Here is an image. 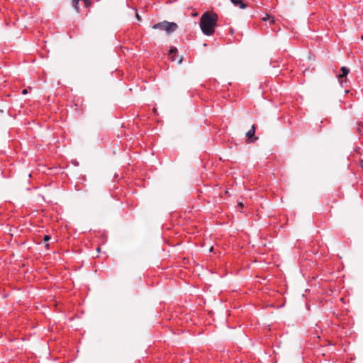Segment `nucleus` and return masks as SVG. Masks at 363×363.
Wrapping results in <instances>:
<instances>
[{"label":"nucleus","mask_w":363,"mask_h":363,"mask_svg":"<svg viewBox=\"0 0 363 363\" xmlns=\"http://www.w3.org/2000/svg\"><path fill=\"white\" fill-rule=\"evenodd\" d=\"M79 0H72V6L77 12L79 11Z\"/></svg>","instance_id":"423d86ee"},{"label":"nucleus","mask_w":363,"mask_h":363,"mask_svg":"<svg viewBox=\"0 0 363 363\" xmlns=\"http://www.w3.org/2000/svg\"><path fill=\"white\" fill-rule=\"evenodd\" d=\"M218 16L213 12H205L200 18V28L202 33L208 36L212 35L217 26Z\"/></svg>","instance_id":"f257e3e1"},{"label":"nucleus","mask_w":363,"mask_h":363,"mask_svg":"<svg viewBox=\"0 0 363 363\" xmlns=\"http://www.w3.org/2000/svg\"><path fill=\"white\" fill-rule=\"evenodd\" d=\"M175 59L174 57L172 58V61H174Z\"/></svg>","instance_id":"f3484780"},{"label":"nucleus","mask_w":363,"mask_h":363,"mask_svg":"<svg viewBox=\"0 0 363 363\" xmlns=\"http://www.w3.org/2000/svg\"><path fill=\"white\" fill-rule=\"evenodd\" d=\"M50 240V235H45V236H44L43 240H44L45 242H48V240Z\"/></svg>","instance_id":"6e6552de"},{"label":"nucleus","mask_w":363,"mask_h":363,"mask_svg":"<svg viewBox=\"0 0 363 363\" xmlns=\"http://www.w3.org/2000/svg\"><path fill=\"white\" fill-rule=\"evenodd\" d=\"M361 39L363 40V35H362Z\"/></svg>","instance_id":"a211bd4d"},{"label":"nucleus","mask_w":363,"mask_h":363,"mask_svg":"<svg viewBox=\"0 0 363 363\" xmlns=\"http://www.w3.org/2000/svg\"><path fill=\"white\" fill-rule=\"evenodd\" d=\"M182 57H181V58L179 59V64H181V63H182Z\"/></svg>","instance_id":"f8f14e48"},{"label":"nucleus","mask_w":363,"mask_h":363,"mask_svg":"<svg viewBox=\"0 0 363 363\" xmlns=\"http://www.w3.org/2000/svg\"><path fill=\"white\" fill-rule=\"evenodd\" d=\"M238 205L242 208L243 207V204L242 203H238Z\"/></svg>","instance_id":"4468645a"},{"label":"nucleus","mask_w":363,"mask_h":363,"mask_svg":"<svg viewBox=\"0 0 363 363\" xmlns=\"http://www.w3.org/2000/svg\"><path fill=\"white\" fill-rule=\"evenodd\" d=\"M152 28L153 29L164 30L167 33L169 34L175 31L178 28V26L176 23L164 21L152 25Z\"/></svg>","instance_id":"f03ea898"},{"label":"nucleus","mask_w":363,"mask_h":363,"mask_svg":"<svg viewBox=\"0 0 363 363\" xmlns=\"http://www.w3.org/2000/svg\"><path fill=\"white\" fill-rule=\"evenodd\" d=\"M230 1L236 6H239L240 9H245L247 5L242 0H230Z\"/></svg>","instance_id":"39448f33"},{"label":"nucleus","mask_w":363,"mask_h":363,"mask_svg":"<svg viewBox=\"0 0 363 363\" xmlns=\"http://www.w3.org/2000/svg\"><path fill=\"white\" fill-rule=\"evenodd\" d=\"M177 52V48L175 47H171L169 49V55L175 54Z\"/></svg>","instance_id":"0eeeda50"},{"label":"nucleus","mask_w":363,"mask_h":363,"mask_svg":"<svg viewBox=\"0 0 363 363\" xmlns=\"http://www.w3.org/2000/svg\"><path fill=\"white\" fill-rule=\"evenodd\" d=\"M45 247H46L47 249H48V247H49V244H48V243H47V244L45 245Z\"/></svg>","instance_id":"2eb2a0df"},{"label":"nucleus","mask_w":363,"mask_h":363,"mask_svg":"<svg viewBox=\"0 0 363 363\" xmlns=\"http://www.w3.org/2000/svg\"><path fill=\"white\" fill-rule=\"evenodd\" d=\"M135 16H136V18H137V19H138V21H141V17H140V16L138 13H136Z\"/></svg>","instance_id":"1a4fd4ad"},{"label":"nucleus","mask_w":363,"mask_h":363,"mask_svg":"<svg viewBox=\"0 0 363 363\" xmlns=\"http://www.w3.org/2000/svg\"><path fill=\"white\" fill-rule=\"evenodd\" d=\"M97 252H100V247L97 248Z\"/></svg>","instance_id":"dca6fc26"},{"label":"nucleus","mask_w":363,"mask_h":363,"mask_svg":"<svg viewBox=\"0 0 363 363\" xmlns=\"http://www.w3.org/2000/svg\"><path fill=\"white\" fill-rule=\"evenodd\" d=\"M22 94H27V90L26 89L23 90Z\"/></svg>","instance_id":"9b49d317"},{"label":"nucleus","mask_w":363,"mask_h":363,"mask_svg":"<svg viewBox=\"0 0 363 363\" xmlns=\"http://www.w3.org/2000/svg\"><path fill=\"white\" fill-rule=\"evenodd\" d=\"M255 125H252L251 127V129L248 130L246 133V136L248 138V139L250 140L251 142H254L257 140V138L255 137Z\"/></svg>","instance_id":"7ed1b4c3"},{"label":"nucleus","mask_w":363,"mask_h":363,"mask_svg":"<svg viewBox=\"0 0 363 363\" xmlns=\"http://www.w3.org/2000/svg\"><path fill=\"white\" fill-rule=\"evenodd\" d=\"M341 72H342V74L337 75V77L340 79H342L343 77H347V75L350 72V69L348 67H341Z\"/></svg>","instance_id":"20e7f679"},{"label":"nucleus","mask_w":363,"mask_h":363,"mask_svg":"<svg viewBox=\"0 0 363 363\" xmlns=\"http://www.w3.org/2000/svg\"><path fill=\"white\" fill-rule=\"evenodd\" d=\"M209 252H213V246H211V247L209 248Z\"/></svg>","instance_id":"9d476101"},{"label":"nucleus","mask_w":363,"mask_h":363,"mask_svg":"<svg viewBox=\"0 0 363 363\" xmlns=\"http://www.w3.org/2000/svg\"><path fill=\"white\" fill-rule=\"evenodd\" d=\"M84 3H85L86 6H87L89 4L88 1H86V0H84Z\"/></svg>","instance_id":"ddd939ff"}]
</instances>
